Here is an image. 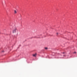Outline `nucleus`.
<instances>
[{
  "label": "nucleus",
  "mask_w": 77,
  "mask_h": 77,
  "mask_svg": "<svg viewBox=\"0 0 77 77\" xmlns=\"http://www.w3.org/2000/svg\"><path fill=\"white\" fill-rule=\"evenodd\" d=\"M17 30H18L17 29V27H14L13 28V32L14 33H16Z\"/></svg>",
  "instance_id": "nucleus-1"
},
{
  "label": "nucleus",
  "mask_w": 77,
  "mask_h": 77,
  "mask_svg": "<svg viewBox=\"0 0 77 77\" xmlns=\"http://www.w3.org/2000/svg\"><path fill=\"white\" fill-rule=\"evenodd\" d=\"M74 54H76V52H73Z\"/></svg>",
  "instance_id": "nucleus-5"
},
{
  "label": "nucleus",
  "mask_w": 77,
  "mask_h": 77,
  "mask_svg": "<svg viewBox=\"0 0 77 77\" xmlns=\"http://www.w3.org/2000/svg\"><path fill=\"white\" fill-rule=\"evenodd\" d=\"M64 53V52H63V54Z\"/></svg>",
  "instance_id": "nucleus-8"
},
{
  "label": "nucleus",
  "mask_w": 77,
  "mask_h": 77,
  "mask_svg": "<svg viewBox=\"0 0 77 77\" xmlns=\"http://www.w3.org/2000/svg\"><path fill=\"white\" fill-rule=\"evenodd\" d=\"M45 50H47V49H48V48H45Z\"/></svg>",
  "instance_id": "nucleus-4"
},
{
  "label": "nucleus",
  "mask_w": 77,
  "mask_h": 77,
  "mask_svg": "<svg viewBox=\"0 0 77 77\" xmlns=\"http://www.w3.org/2000/svg\"><path fill=\"white\" fill-rule=\"evenodd\" d=\"M63 56H65V55H63Z\"/></svg>",
  "instance_id": "nucleus-9"
},
{
  "label": "nucleus",
  "mask_w": 77,
  "mask_h": 77,
  "mask_svg": "<svg viewBox=\"0 0 77 77\" xmlns=\"http://www.w3.org/2000/svg\"><path fill=\"white\" fill-rule=\"evenodd\" d=\"M36 55H37V54H33L32 56L33 57H36Z\"/></svg>",
  "instance_id": "nucleus-2"
},
{
  "label": "nucleus",
  "mask_w": 77,
  "mask_h": 77,
  "mask_svg": "<svg viewBox=\"0 0 77 77\" xmlns=\"http://www.w3.org/2000/svg\"><path fill=\"white\" fill-rule=\"evenodd\" d=\"M35 38H37V37H35Z\"/></svg>",
  "instance_id": "nucleus-10"
},
{
  "label": "nucleus",
  "mask_w": 77,
  "mask_h": 77,
  "mask_svg": "<svg viewBox=\"0 0 77 77\" xmlns=\"http://www.w3.org/2000/svg\"><path fill=\"white\" fill-rule=\"evenodd\" d=\"M58 34H59V33H57V35H58Z\"/></svg>",
  "instance_id": "nucleus-6"
},
{
  "label": "nucleus",
  "mask_w": 77,
  "mask_h": 77,
  "mask_svg": "<svg viewBox=\"0 0 77 77\" xmlns=\"http://www.w3.org/2000/svg\"><path fill=\"white\" fill-rule=\"evenodd\" d=\"M4 52V51H2V52Z\"/></svg>",
  "instance_id": "nucleus-7"
},
{
  "label": "nucleus",
  "mask_w": 77,
  "mask_h": 77,
  "mask_svg": "<svg viewBox=\"0 0 77 77\" xmlns=\"http://www.w3.org/2000/svg\"><path fill=\"white\" fill-rule=\"evenodd\" d=\"M17 11L16 10H14V14H17Z\"/></svg>",
  "instance_id": "nucleus-3"
}]
</instances>
